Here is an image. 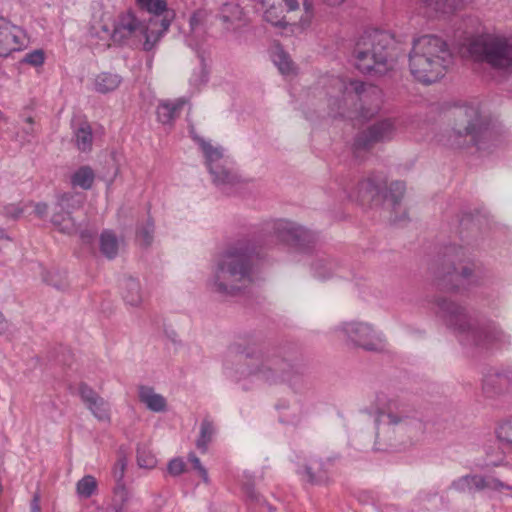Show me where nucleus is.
Segmentation results:
<instances>
[{"label":"nucleus","instance_id":"nucleus-10","mask_svg":"<svg viewBox=\"0 0 512 512\" xmlns=\"http://www.w3.org/2000/svg\"><path fill=\"white\" fill-rule=\"evenodd\" d=\"M467 51L474 61L485 62L496 69L512 66V41L497 35H483L474 38Z\"/></svg>","mask_w":512,"mask_h":512},{"label":"nucleus","instance_id":"nucleus-55","mask_svg":"<svg viewBox=\"0 0 512 512\" xmlns=\"http://www.w3.org/2000/svg\"><path fill=\"white\" fill-rule=\"evenodd\" d=\"M298 420H299V417H297L296 419L287 420V422L296 423Z\"/></svg>","mask_w":512,"mask_h":512},{"label":"nucleus","instance_id":"nucleus-1","mask_svg":"<svg viewBox=\"0 0 512 512\" xmlns=\"http://www.w3.org/2000/svg\"><path fill=\"white\" fill-rule=\"evenodd\" d=\"M237 358L235 369L241 378L256 377L270 385L286 383L292 388L303 382L301 371L286 359L262 350L241 344H232L228 348L226 364L229 359Z\"/></svg>","mask_w":512,"mask_h":512},{"label":"nucleus","instance_id":"nucleus-23","mask_svg":"<svg viewBox=\"0 0 512 512\" xmlns=\"http://www.w3.org/2000/svg\"><path fill=\"white\" fill-rule=\"evenodd\" d=\"M138 7L152 14L150 18H157L159 22L169 17V26L174 18L173 11L168 10L165 0H136Z\"/></svg>","mask_w":512,"mask_h":512},{"label":"nucleus","instance_id":"nucleus-26","mask_svg":"<svg viewBox=\"0 0 512 512\" xmlns=\"http://www.w3.org/2000/svg\"><path fill=\"white\" fill-rule=\"evenodd\" d=\"M326 462L316 457H311L305 465L307 481L312 484L325 483L328 480Z\"/></svg>","mask_w":512,"mask_h":512},{"label":"nucleus","instance_id":"nucleus-54","mask_svg":"<svg viewBox=\"0 0 512 512\" xmlns=\"http://www.w3.org/2000/svg\"><path fill=\"white\" fill-rule=\"evenodd\" d=\"M323 1L330 6H338L342 3H344L346 0H323Z\"/></svg>","mask_w":512,"mask_h":512},{"label":"nucleus","instance_id":"nucleus-14","mask_svg":"<svg viewBox=\"0 0 512 512\" xmlns=\"http://www.w3.org/2000/svg\"><path fill=\"white\" fill-rule=\"evenodd\" d=\"M397 133V123L393 119H383L358 133L354 141V151L368 150L375 144L390 141Z\"/></svg>","mask_w":512,"mask_h":512},{"label":"nucleus","instance_id":"nucleus-22","mask_svg":"<svg viewBox=\"0 0 512 512\" xmlns=\"http://www.w3.org/2000/svg\"><path fill=\"white\" fill-rule=\"evenodd\" d=\"M186 100L178 98L175 100H164L157 106V118L163 124H169L176 119L182 111Z\"/></svg>","mask_w":512,"mask_h":512},{"label":"nucleus","instance_id":"nucleus-20","mask_svg":"<svg viewBox=\"0 0 512 512\" xmlns=\"http://www.w3.org/2000/svg\"><path fill=\"white\" fill-rule=\"evenodd\" d=\"M208 12L203 9L196 10L189 19V32L186 42L192 48H197L204 39Z\"/></svg>","mask_w":512,"mask_h":512},{"label":"nucleus","instance_id":"nucleus-13","mask_svg":"<svg viewBox=\"0 0 512 512\" xmlns=\"http://www.w3.org/2000/svg\"><path fill=\"white\" fill-rule=\"evenodd\" d=\"M337 331L351 344L367 351H382L385 348L383 335L367 322L350 321L341 324Z\"/></svg>","mask_w":512,"mask_h":512},{"label":"nucleus","instance_id":"nucleus-45","mask_svg":"<svg viewBox=\"0 0 512 512\" xmlns=\"http://www.w3.org/2000/svg\"><path fill=\"white\" fill-rule=\"evenodd\" d=\"M185 462L181 458H174L168 463V472L172 476H179L185 471Z\"/></svg>","mask_w":512,"mask_h":512},{"label":"nucleus","instance_id":"nucleus-39","mask_svg":"<svg viewBox=\"0 0 512 512\" xmlns=\"http://www.w3.org/2000/svg\"><path fill=\"white\" fill-rule=\"evenodd\" d=\"M483 484L481 491L488 489L491 491L502 492L504 490L512 491V485L501 481L494 476H482Z\"/></svg>","mask_w":512,"mask_h":512},{"label":"nucleus","instance_id":"nucleus-46","mask_svg":"<svg viewBox=\"0 0 512 512\" xmlns=\"http://www.w3.org/2000/svg\"><path fill=\"white\" fill-rule=\"evenodd\" d=\"M24 62L33 66H40L44 63V53L41 50H35L26 54Z\"/></svg>","mask_w":512,"mask_h":512},{"label":"nucleus","instance_id":"nucleus-17","mask_svg":"<svg viewBox=\"0 0 512 512\" xmlns=\"http://www.w3.org/2000/svg\"><path fill=\"white\" fill-rule=\"evenodd\" d=\"M24 31L5 18H0V56L6 57L25 46Z\"/></svg>","mask_w":512,"mask_h":512},{"label":"nucleus","instance_id":"nucleus-6","mask_svg":"<svg viewBox=\"0 0 512 512\" xmlns=\"http://www.w3.org/2000/svg\"><path fill=\"white\" fill-rule=\"evenodd\" d=\"M453 128L448 136L447 145L452 148L476 146L480 151H492L501 145V137L490 128L488 117L481 113L476 104L456 107L452 111Z\"/></svg>","mask_w":512,"mask_h":512},{"label":"nucleus","instance_id":"nucleus-15","mask_svg":"<svg viewBox=\"0 0 512 512\" xmlns=\"http://www.w3.org/2000/svg\"><path fill=\"white\" fill-rule=\"evenodd\" d=\"M274 232L280 241L299 250L309 249L316 241L313 232L287 220L277 221L274 224Z\"/></svg>","mask_w":512,"mask_h":512},{"label":"nucleus","instance_id":"nucleus-53","mask_svg":"<svg viewBox=\"0 0 512 512\" xmlns=\"http://www.w3.org/2000/svg\"><path fill=\"white\" fill-rule=\"evenodd\" d=\"M9 328L8 321L4 318L3 314L0 312V334H4Z\"/></svg>","mask_w":512,"mask_h":512},{"label":"nucleus","instance_id":"nucleus-25","mask_svg":"<svg viewBox=\"0 0 512 512\" xmlns=\"http://www.w3.org/2000/svg\"><path fill=\"white\" fill-rule=\"evenodd\" d=\"M122 297L127 305L138 307L143 302V294L137 279L127 277L121 284Z\"/></svg>","mask_w":512,"mask_h":512},{"label":"nucleus","instance_id":"nucleus-42","mask_svg":"<svg viewBox=\"0 0 512 512\" xmlns=\"http://www.w3.org/2000/svg\"><path fill=\"white\" fill-rule=\"evenodd\" d=\"M241 9L238 5L232 3H226L223 5L221 19L224 22H233L236 19H240Z\"/></svg>","mask_w":512,"mask_h":512},{"label":"nucleus","instance_id":"nucleus-38","mask_svg":"<svg viewBox=\"0 0 512 512\" xmlns=\"http://www.w3.org/2000/svg\"><path fill=\"white\" fill-rule=\"evenodd\" d=\"M272 60L282 74H289L293 71V63L289 55L281 48H276L272 54Z\"/></svg>","mask_w":512,"mask_h":512},{"label":"nucleus","instance_id":"nucleus-47","mask_svg":"<svg viewBox=\"0 0 512 512\" xmlns=\"http://www.w3.org/2000/svg\"><path fill=\"white\" fill-rule=\"evenodd\" d=\"M246 496L255 503L260 505H267L266 501L262 499V497L257 493V491L253 487L246 488Z\"/></svg>","mask_w":512,"mask_h":512},{"label":"nucleus","instance_id":"nucleus-31","mask_svg":"<svg viewBox=\"0 0 512 512\" xmlns=\"http://www.w3.org/2000/svg\"><path fill=\"white\" fill-rule=\"evenodd\" d=\"M119 250V242L116 235L110 231L105 230L100 235V251L108 259H114Z\"/></svg>","mask_w":512,"mask_h":512},{"label":"nucleus","instance_id":"nucleus-34","mask_svg":"<svg viewBox=\"0 0 512 512\" xmlns=\"http://www.w3.org/2000/svg\"><path fill=\"white\" fill-rule=\"evenodd\" d=\"M137 464L140 468L153 469L157 465L154 453L146 445L137 447Z\"/></svg>","mask_w":512,"mask_h":512},{"label":"nucleus","instance_id":"nucleus-2","mask_svg":"<svg viewBox=\"0 0 512 512\" xmlns=\"http://www.w3.org/2000/svg\"><path fill=\"white\" fill-rule=\"evenodd\" d=\"M261 257L258 245L252 241L228 247L216 263L210 289L222 296L237 295L252 282L255 262Z\"/></svg>","mask_w":512,"mask_h":512},{"label":"nucleus","instance_id":"nucleus-5","mask_svg":"<svg viewBox=\"0 0 512 512\" xmlns=\"http://www.w3.org/2000/svg\"><path fill=\"white\" fill-rule=\"evenodd\" d=\"M327 96L334 116L345 115L351 109L358 112L360 117L368 119L379 111L382 103V92L377 86L342 77L329 80Z\"/></svg>","mask_w":512,"mask_h":512},{"label":"nucleus","instance_id":"nucleus-35","mask_svg":"<svg viewBox=\"0 0 512 512\" xmlns=\"http://www.w3.org/2000/svg\"><path fill=\"white\" fill-rule=\"evenodd\" d=\"M496 436L503 448L512 452V419L504 421L498 426Z\"/></svg>","mask_w":512,"mask_h":512},{"label":"nucleus","instance_id":"nucleus-29","mask_svg":"<svg viewBox=\"0 0 512 512\" xmlns=\"http://www.w3.org/2000/svg\"><path fill=\"white\" fill-rule=\"evenodd\" d=\"M482 484V475L467 474L455 479L451 483V489L460 493H473L475 491H481Z\"/></svg>","mask_w":512,"mask_h":512},{"label":"nucleus","instance_id":"nucleus-44","mask_svg":"<svg viewBox=\"0 0 512 512\" xmlns=\"http://www.w3.org/2000/svg\"><path fill=\"white\" fill-rule=\"evenodd\" d=\"M188 460L193 464V467L199 473L200 477L205 483L209 482L208 472L206 468L201 464L200 459L194 454L188 455Z\"/></svg>","mask_w":512,"mask_h":512},{"label":"nucleus","instance_id":"nucleus-9","mask_svg":"<svg viewBox=\"0 0 512 512\" xmlns=\"http://www.w3.org/2000/svg\"><path fill=\"white\" fill-rule=\"evenodd\" d=\"M157 20L149 18L147 22L141 21L133 12L128 11L118 16L112 31L103 25L104 35L101 38L112 39L119 44L141 45L144 51H151L169 29V17L162 22Z\"/></svg>","mask_w":512,"mask_h":512},{"label":"nucleus","instance_id":"nucleus-52","mask_svg":"<svg viewBox=\"0 0 512 512\" xmlns=\"http://www.w3.org/2000/svg\"><path fill=\"white\" fill-rule=\"evenodd\" d=\"M31 512H41L40 497L38 494H35L31 501Z\"/></svg>","mask_w":512,"mask_h":512},{"label":"nucleus","instance_id":"nucleus-36","mask_svg":"<svg viewBox=\"0 0 512 512\" xmlns=\"http://www.w3.org/2000/svg\"><path fill=\"white\" fill-rule=\"evenodd\" d=\"M213 434H214L213 424L208 420H204L201 423L200 435L196 442V446L201 452L205 453L207 451L208 444L212 440Z\"/></svg>","mask_w":512,"mask_h":512},{"label":"nucleus","instance_id":"nucleus-40","mask_svg":"<svg viewBox=\"0 0 512 512\" xmlns=\"http://www.w3.org/2000/svg\"><path fill=\"white\" fill-rule=\"evenodd\" d=\"M405 192V184L401 181H394L390 184L388 194L385 196L392 202L393 206L400 203Z\"/></svg>","mask_w":512,"mask_h":512},{"label":"nucleus","instance_id":"nucleus-28","mask_svg":"<svg viewBox=\"0 0 512 512\" xmlns=\"http://www.w3.org/2000/svg\"><path fill=\"white\" fill-rule=\"evenodd\" d=\"M139 399L153 412H162L166 409V399L151 387L141 386L139 388Z\"/></svg>","mask_w":512,"mask_h":512},{"label":"nucleus","instance_id":"nucleus-27","mask_svg":"<svg viewBox=\"0 0 512 512\" xmlns=\"http://www.w3.org/2000/svg\"><path fill=\"white\" fill-rule=\"evenodd\" d=\"M122 82V78L111 72H101L93 79V89L102 94L116 90Z\"/></svg>","mask_w":512,"mask_h":512},{"label":"nucleus","instance_id":"nucleus-19","mask_svg":"<svg viewBox=\"0 0 512 512\" xmlns=\"http://www.w3.org/2000/svg\"><path fill=\"white\" fill-rule=\"evenodd\" d=\"M385 179L381 176L371 175L358 183L357 191L349 194L351 200L362 203L373 201L382 191Z\"/></svg>","mask_w":512,"mask_h":512},{"label":"nucleus","instance_id":"nucleus-49","mask_svg":"<svg viewBox=\"0 0 512 512\" xmlns=\"http://www.w3.org/2000/svg\"><path fill=\"white\" fill-rule=\"evenodd\" d=\"M472 266L473 265H471V266H461V267L454 266V274L456 276H459V277L463 278V279H468L472 275V272H473Z\"/></svg>","mask_w":512,"mask_h":512},{"label":"nucleus","instance_id":"nucleus-7","mask_svg":"<svg viewBox=\"0 0 512 512\" xmlns=\"http://www.w3.org/2000/svg\"><path fill=\"white\" fill-rule=\"evenodd\" d=\"M408 60L411 75L421 83L432 84L453 65V54L440 37L423 35L413 40Z\"/></svg>","mask_w":512,"mask_h":512},{"label":"nucleus","instance_id":"nucleus-48","mask_svg":"<svg viewBox=\"0 0 512 512\" xmlns=\"http://www.w3.org/2000/svg\"><path fill=\"white\" fill-rule=\"evenodd\" d=\"M303 5L305 8V16H302L300 18L299 24L301 27H305L306 25H308L312 18L311 5L308 3L307 0H303Z\"/></svg>","mask_w":512,"mask_h":512},{"label":"nucleus","instance_id":"nucleus-50","mask_svg":"<svg viewBox=\"0 0 512 512\" xmlns=\"http://www.w3.org/2000/svg\"><path fill=\"white\" fill-rule=\"evenodd\" d=\"M34 211L38 217L43 218L48 213V205L46 203H37L35 205Z\"/></svg>","mask_w":512,"mask_h":512},{"label":"nucleus","instance_id":"nucleus-24","mask_svg":"<svg viewBox=\"0 0 512 512\" xmlns=\"http://www.w3.org/2000/svg\"><path fill=\"white\" fill-rule=\"evenodd\" d=\"M508 386L509 378L505 373H489L483 380V392L487 397L505 392Z\"/></svg>","mask_w":512,"mask_h":512},{"label":"nucleus","instance_id":"nucleus-43","mask_svg":"<svg viewBox=\"0 0 512 512\" xmlns=\"http://www.w3.org/2000/svg\"><path fill=\"white\" fill-rule=\"evenodd\" d=\"M127 467V459L124 456H120L114 464L112 474L116 484H125L123 482L125 471Z\"/></svg>","mask_w":512,"mask_h":512},{"label":"nucleus","instance_id":"nucleus-37","mask_svg":"<svg viewBox=\"0 0 512 512\" xmlns=\"http://www.w3.org/2000/svg\"><path fill=\"white\" fill-rule=\"evenodd\" d=\"M97 489V481L94 476L86 475L76 484L77 494L82 498H90Z\"/></svg>","mask_w":512,"mask_h":512},{"label":"nucleus","instance_id":"nucleus-21","mask_svg":"<svg viewBox=\"0 0 512 512\" xmlns=\"http://www.w3.org/2000/svg\"><path fill=\"white\" fill-rule=\"evenodd\" d=\"M462 0H416L421 12L431 17L437 13L448 14L458 8Z\"/></svg>","mask_w":512,"mask_h":512},{"label":"nucleus","instance_id":"nucleus-32","mask_svg":"<svg viewBox=\"0 0 512 512\" xmlns=\"http://www.w3.org/2000/svg\"><path fill=\"white\" fill-rule=\"evenodd\" d=\"M75 143L82 152H88L92 149L93 133L88 123H82L75 130Z\"/></svg>","mask_w":512,"mask_h":512},{"label":"nucleus","instance_id":"nucleus-33","mask_svg":"<svg viewBox=\"0 0 512 512\" xmlns=\"http://www.w3.org/2000/svg\"><path fill=\"white\" fill-rule=\"evenodd\" d=\"M95 174L89 166H82L77 169L71 176V184L74 187H80L88 190L92 187Z\"/></svg>","mask_w":512,"mask_h":512},{"label":"nucleus","instance_id":"nucleus-8","mask_svg":"<svg viewBox=\"0 0 512 512\" xmlns=\"http://www.w3.org/2000/svg\"><path fill=\"white\" fill-rule=\"evenodd\" d=\"M394 39L386 31H365L356 41L353 50L354 65L363 74L380 76L391 70L396 58Z\"/></svg>","mask_w":512,"mask_h":512},{"label":"nucleus","instance_id":"nucleus-30","mask_svg":"<svg viewBox=\"0 0 512 512\" xmlns=\"http://www.w3.org/2000/svg\"><path fill=\"white\" fill-rule=\"evenodd\" d=\"M132 498L125 484H116L113 490L111 509L114 512H124Z\"/></svg>","mask_w":512,"mask_h":512},{"label":"nucleus","instance_id":"nucleus-18","mask_svg":"<svg viewBox=\"0 0 512 512\" xmlns=\"http://www.w3.org/2000/svg\"><path fill=\"white\" fill-rule=\"evenodd\" d=\"M78 390L81 400L94 417L99 421L109 422V403L85 383H81Z\"/></svg>","mask_w":512,"mask_h":512},{"label":"nucleus","instance_id":"nucleus-3","mask_svg":"<svg viewBox=\"0 0 512 512\" xmlns=\"http://www.w3.org/2000/svg\"><path fill=\"white\" fill-rule=\"evenodd\" d=\"M377 450H400L413 445L424 430L417 411L409 404L391 400L378 411Z\"/></svg>","mask_w":512,"mask_h":512},{"label":"nucleus","instance_id":"nucleus-12","mask_svg":"<svg viewBox=\"0 0 512 512\" xmlns=\"http://www.w3.org/2000/svg\"><path fill=\"white\" fill-rule=\"evenodd\" d=\"M205 156L206 166L212 175L213 183L224 192L239 183L237 174L233 171L230 161L224 156L221 146H213L202 138H195Z\"/></svg>","mask_w":512,"mask_h":512},{"label":"nucleus","instance_id":"nucleus-16","mask_svg":"<svg viewBox=\"0 0 512 512\" xmlns=\"http://www.w3.org/2000/svg\"><path fill=\"white\" fill-rule=\"evenodd\" d=\"M263 9V17L266 22L275 27L286 28L292 23V18H287L283 13L285 10L294 12L299 8L297 0H260Z\"/></svg>","mask_w":512,"mask_h":512},{"label":"nucleus","instance_id":"nucleus-4","mask_svg":"<svg viewBox=\"0 0 512 512\" xmlns=\"http://www.w3.org/2000/svg\"><path fill=\"white\" fill-rule=\"evenodd\" d=\"M436 314L453 329L464 346L480 350L501 347L509 342V337L495 324L476 325L472 323L466 309L459 304L438 298L435 301Z\"/></svg>","mask_w":512,"mask_h":512},{"label":"nucleus","instance_id":"nucleus-41","mask_svg":"<svg viewBox=\"0 0 512 512\" xmlns=\"http://www.w3.org/2000/svg\"><path fill=\"white\" fill-rule=\"evenodd\" d=\"M154 222L148 219L137 231V238L142 245L148 246L153 240Z\"/></svg>","mask_w":512,"mask_h":512},{"label":"nucleus","instance_id":"nucleus-51","mask_svg":"<svg viewBox=\"0 0 512 512\" xmlns=\"http://www.w3.org/2000/svg\"><path fill=\"white\" fill-rule=\"evenodd\" d=\"M26 122L30 125L29 128L25 129L24 130V133L26 135L25 137V141L26 142H30L31 141V138H33L35 136V131H34V128L32 127V124H33V119L31 117H28L26 119Z\"/></svg>","mask_w":512,"mask_h":512},{"label":"nucleus","instance_id":"nucleus-11","mask_svg":"<svg viewBox=\"0 0 512 512\" xmlns=\"http://www.w3.org/2000/svg\"><path fill=\"white\" fill-rule=\"evenodd\" d=\"M85 201V196L79 193H65L58 197L54 204L51 216L52 225L61 233L74 235L79 233L83 243L89 244L93 241L96 231L91 229H80L72 213L79 210Z\"/></svg>","mask_w":512,"mask_h":512}]
</instances>
